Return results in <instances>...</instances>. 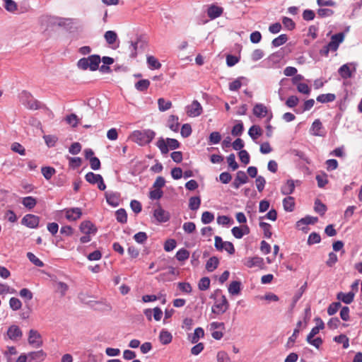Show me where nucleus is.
Listing matches in <instances>:
<instances>
[{
  "label": "nucleus",
  "mask_w": 362,
  "mask_h": 362,
  "mask_svg": "<svg viewBox=\"0 0 362 362\" xmlns=\"http://www.w3.org/2000/svg\"><path fill=\"white\" fill-rule=\"evenodd\" d=\"M155 136V132L151 129L136 130L131 134L129 139L139 146H145L151 143Z\"/></svg>",
  "instance_id": "1"
},
{
  "label": "nucleus",
  "mask_w": 362,
  "mask_h": 362,
  "mask_svg": "<svg viewBox=\"0 0 362 362\" xmlns=\"http://www.w3.org/2000/svg\"><path fill=\"white\" fill-rule=\"evenodd\" d=\"M214 296L215 302L211 308L212 313L218 315H222L228 310L229 303L226 296L223 295L220 290H216Z\"/></svg>",
  "instance_id": "2"
},
{
  "label": "nucleus",
  "mask_w": 362,
  "mask_h": 362,
  "mask_svg": "<svg viewBox=\"0 0 362 362\" xmlns=\"http://www.w3.org/2000/svg\"><path fill=\"white\" fill-rule=\"evenodd\" d=\"M101 58L98 54H93L88 57H84L78 61L77 66L80 69L96 71L99 68Z\"/></svg>",
  "instance_id": "3"
},
{
  "label": "nucleus",
  "mask_w": 362,
  "mask_h": 362,
  "mask_svg": "<svg viewBox=\"0 0 362 362\" xmlns=\"http://www.w3.org/2000/svg\"><path fill=\"white\" fill-rule=\"evenodd\" d=\"M20 101L30 110H38L42 107L40 102L33 98L30 93L23 90L20 94Z\"/></svg>",
  "instance_id": "4"
},
{
  "label": "nucleus",
  "mask_w": 362,
  "mask_h": 362,
  "mask_svg": "<svg viewBox=\"0 0 362 362\" xmlns=\"http://www.w3.org/2000/svg\"><path fill=\"white\" fill-rule=\"evenodd\" d=\"M180 142L175 139L168 138L165 140L160 137L156 142L157 147L160 149L162 154H166L170 149H177L180 147Z\"/></svg>",
  "instance_id": "5"
},
{
  "label": "nucleus",
  "mask_w": 362,
  "mask_h": 362,
  "mask_svg": "<svg viewBox=\"0 0 362 362\" xmlns=\"http://www.w3.org/2000/svg\"><path fill=\"white\" fill-rule=\"evenodd\" d=\"M28 343L34 348H39L42 345L41 334L35 329H30L28 333Z\"/></svg>",
  "instance_id": "6"
},
{
  "label": "nucleus",
  "mask_w": 362,
  "mask_h": 362,
  "mask_svg": "<svg viewBox=\"0 0 362 362\" xmlns=\"http://www.w3.org/2000/svg\"><path fill=\"white\" fill-rule=\"evenodd\" d=\"M40 218L34 214H26L21 220V223L30 228H35L38 226Z\"/></svg>",
  "instance_id": "7"
},
{
  "label": "nucleus",
  "mask_w": 362,
  "mask_h": 362,
  "mask_svg": "<svg viewBox=\"0 0 362 362\" xmlns=\"http://www.w3.org/2000/svg\"><path fill=\"white\" fill-rule=\"evenodd\" d=\"M202 113V107L197 100H194L187 107V114L189 117H198Z\"/></svg>",
  "instance_id": "8"
},
{
  "label": "nucleus",
  "mask_w": 362,
  "mask_h": 362,
  "mask_svg": "<svg viewBox=\"0 0 362 362\" xmlns=\"http://www.w3.org/2000/svg\"><path fill=\"white\" fill-rule=\"evenodd\" d=\"M6 335L11 340L16 341L22 337L23 332L18 326L12 325L8 327Z\"/></svg>",
  "instance_id": "9"
},
{
  "label": "nucleus",
  "mask_w": 362,
  "mask_h": 362,
  "mask_svg": "<svg viewBox=\"0 0 362 362\" xmlns=\"http://www.w3.org/2000/svg\"><path fill=\"white\" fill-rule=\"evenodd\" d=\"M344 39V34L339 33L332 36L331 41L327 45L331 51L335 52L337 50L339 45L343 42Z\"/></svg>",
  "instance_id": "10"
},
{
  "label": "nucleus",
  "mask_w": 362,
  "mask_h": 362,
  "mask_svg": "<svg viewBox=\"0 0 362 362\" xmlns=\"http://www.w3.org/2000/svg\"><path fill=\"white\" fill-rule=\"evenodd\" d=\"M107 204L116 207L119 204L120 194L118 192H106L105 194Z\"/></svg>",
  "instance_id": "11"
},
{
  "label": "nucleus",
  "mask_w": 362,
  "mask_h": 362,
  "mask_svg": "<svg viewBox=\"0 0 362 362\" xmlns=\"http://www.w3.org/2000/svg\"><path fill=\"white\" fill-rule=\"evenodd\" d=\"M248 182V177L244 171L240 170L236 173L235 178L233 182V187L235 189H238L241 185L245 184Z\"/></svg>",
  "instance_id": "12"
},
{
  "label": "nucleus",
  "mask_w": 362,
  "mask_h": 362,
  "mask_svg": "<svg viewBox=\"0 0 362 362\" xmlns=\"http://www.w3.org/2000/svg\"><path fill=\"white\" fill-rule=\"evenodd\" d=\"M244 264L249 267H261L263 264V259L259 257H246L243 260Z\"/></svg>",
  "instance_id": "13"
},
{
  "label": "nucleus",
  "mask_w": 362,
  "mask_h": 362,
  "mask_svg": "<svg viewBox=\"0 0 362 362\" xmlns=\"http://www.w3.org/2000/svg\"><path fill=\"white\" fill-rule=\"evenodd\" d=\"M80 230L81 233L90 235L95 234L96 233V228L95 226L89 221H83L80 225Z\"/></svg>",
  "instance_id": "14"
},
{
  "label": "nucleus",
  "mask_w": 362,
  "mask_h": 362,
  "mask_svg": "<svg viewBox=\"0 0 362 362\" xmlns=\"http://www.w3.org/2000/svg\"><path fill=\"white\" fill-rule=\"evenodd\" d=\"M223 8L222 7L211 5L207 9V15L212 20L215 19L222 15Z\"/></svg>",
  "instance_id": "15"
},
{
  "label": "nucleus",
  "mask_w": 362,
  "mask_h": 362,
  "mask_svg": "<svg viewBox=\"0 0 362 362\" xmlns=\"http://www.w3.org/2000/svg\"><path fill=\"white\" fill-rule=\"evenodd\" d=\"M153 216L158 222H166L169 220L168 213L160 207L154 210Z\"/></svg>",
  "instance_id": "16"
},
{
  "label": "nucleus",
  "mask_w": 362,
  "mask_h": 362,
  "mask_svg": "<svg viewBox=\"0 0 362 362\" xmlns=\"http://www.w3.org/2000/svg\"><path fill=\"white\" fill-rule=\"evenodd\" d=\"M27 355L28 357V362H41L44 360L46 356L42 350L33 351Z\"/></svg>",
  "instance_id": "17"
},
{
  "label": "nucleus",
  "mask_w": 362,
  "mask_h": 362,
  "mask_svg": "<svg viewBox=\"0 0 362 362\" xmlns=\"http://www.w3.org/2000/svg\"><path fill=\"white\" fill-rule=\"evenodd\" d=\"M82 215L81 209L72 208L66 211V218L69 221H76Z\"/></svg>",
  "instance_id": "18"
},
{
  "label": "nucleus",
  "mask_w": 362,
  "mask_h": 362,
  "mask_svg": "<svg viewBox=\"0 0 362 362\" xmlns=\"http://www.w3.org/2000/svg\"><path fill=\"white\" fill-rule=\"evenodd\" d=\"M204 336V329L202 327H197L194 329V333L189 334L188 339L191 343L196 344Z\"/></svg>",
  "instance_id": "19"
},
{
  "label": "nucleus",
  "mask_w": 362,
  "mask_h": 362,
  "mask_svg": "<svg viewBox=\"0 0 362 362\" xmlns=\"http://www.w3.org/2000/svg\"><path fill=\"white\" fill-rule=\"evenodd\" d=\"M268 110L265 105L259 103L256 104L253 108V114L257 117H264L267 115Z\"/></svg>",
  "instance_id": "20"
},
{
  "label": "nucleus",
  "mask_w": 362,
  "mask_h": 362,
  "mask_svg": "<svg viewBox=\"0 0 362 362\" xmlns=\"http://www.w3.org/2000/svg\"><path fill=\"white\" fill-rule=\"evenodd\" d=\"M295 189V184L293 180H287L286 183L282 185L281 192L284 195H289L293 192Z\"/></svg>",
  "instance_id": "21"
},
{
  "label": "nucleus",
  "mask_w": 362,
  "mask_h": 362,
  "mask_svg": "<svg viewBox=\"0 0 362 362\" xmlns=\"http://www.w3.org/2000/svg\"><path fill=\"white\" fill-rule=\"evenodd\" d=\"M177 116L170 115L168 120V127L173 132H177L179 129L180 123Z\"/></svg>",
  "instance_id": "22"
},
{
  "label": "nucleus",
  "mask_w": 362,
  "mask_h": 362,
  "mask_svg": "<svg viewBox=\"0 0 362 362\" xmlns=\"http://www.w3.org/2000/svg\"><path fill=\"white\" fill-rule=\"evenodd\" d=\"M284 209L286 211L291 212L295 208V200L293 197L288 196L283 199Z\"/></svg>",
  "instance_id": "23"
},
{
  "label": "nucleus",
  "mask_w": 362,
  "mask_h": 362,
  "mask_svg": "<svg viewBox=\"0 0 362 362\" xmlns=\"http://www.w3.org/2000/svg\"><path fill=\"white\" fill-rule=\"evenodd\" d=\"M159 339L162 344L167 345L172 341V334L165 329H162L159 334Z\"/></svg>",
  "instance_id": "24"
},
{
  "label": "nucleus",
  "mask_w": 362,
  "mask_h": 362,
  "mask_svg": "<svg viewBox=\"0 0 362 362\" xmlns=\"http://www.w3.org/2000/svg\"><path fill=\"white\" fill-rule=\"evenodd\" d=\"M322 129V124L320 119H315L312 124L310 131L311 134L314 136H323V134L320 132V130Z\"/></svg>",
  "instance_id": "25"
},
{
  "label": "nucleus",
  "mask_w": 362,
  "mask_h": 362,
  "mask_svg": "<svg viewBox=\"0 0 362 362\" xmlns=\"http://www.w3.org/2000/svg\"><path fill=\"white\" fill-rule=\"evenodd\" d=\"M228 290L229 293L233 296L238 295L241 291V283L238 281H232L229 284Z\"/></svg>",
  "instance_id": "26"
},
{
  "label": "nucleus",
  "mask_w": 362,
  "mask_h": 362,
  "mask_svg": "<svg viewBox=\"0 0 362 362\" xmlns=\"http://www.w3.org/2000/svg\"><path fill=\"white\" fill-rule=\"evenodd\" d=\"M337 298L346 304H350L354 298V293L353 292L343 293L340 292L337 294Z\"/></svg>",
  "instance_id": "27"
},
{
  "label": "nucleus",
  "mask_w": 362,
  "mask_h": 362,
  "mask_svg": "<svg viewBox=\"0 0 362 362\" xmlns=\"http://www.w3.org/2000/svg\"><path fill=\"white\" fill-rule=\"evenodd\" d=\"M233 235L236 238H241L244 234H247L249 233V228L247 226L244 227H233L231 230Z\"/></svg>",
  "instance_id": "28"
},
{
  "label": "nucleus",
  "mask_w": 362,
  "mask_h": 362,
  "mask_svg": "<svg viewBox=\"0 0 362 362\" xmlns=\"http://www.w3.org/2000/svg\"><path fill=\"white\" fill-rule=\"evenodd\" d=\"M335 99L336 95L334 93L320 94L316 98L317 101L321 103H331Z\"/></svg>",
  "instance_id": "29"
},
{
  "label": "nucleus",
  "mask_w": 362,
  "mask_h": 362,
  "mask_svg": "<svg viewBox=\"0 0 362 362\" xmlns=\"http://www.w3.org/2000/svg\"><path fill=\"white\" fill-rule=\"evenodd\" d=\"M248 134L253 140H256L258 136L262 134V129L258 125H252L249 129Z\"/></svg>",
  "instance_id": "30"
},
{
  "label": "nucleus",
  "mask_w": 362,
  "mask_h": 362,
  "mask_svg": "<svg viewBox=\"0 0 362 362\" xmlns=\"http://www.w3.org/2000/svg\"><path fill=\"white\" fill-rule=\"evenodd\" d=\"M218 264V259L216 257H212L207 260L206 264V269L210 272H213L217 268Z\"/></svg>",
  "instance_id": "31"
},
{
  "label": "nucleus",
  "mask_w": 362,
  "mask_h": 362,
  "mask_svg": "<svg viewBox=\"0 0 362 362\" xmlns=\"http://www.w3.org/2000/svg\"><path fill=\"white\" fill-rule=\"evenodd\" d=\"M22 204L28 209H33L37 204V200L33 197H26L23 198Z\"/></svg>",
  "instance_id": "32"
},
{
  "label": "nucleus",
  "mask_w": 362,
  "mask_h": 362,
  "mask_svg": "<svg viewBox=\"0 0 362 362\" xmlns=\"http://www.w3.org/2000/svg\"><path fill=\"white\" fill-rule=\"evenodd\" d=\"M104 37L107 44L112 45L117 40V35L115 31L108 30V31L105 32V33L104 35Z\"/></svg>",
  "instance_id": "33"
},
{
  "label": "nucleus",
  "mask_w": 362,
  "mask_h": 362,
  "mask_svg": "<svg viewBox=\"0 0 362 362\" xmlns=\"http://www.w3.org/2000/svg\"><path fill=\"white\" fill-rule=\"evenodd\" d=\"M158 109L161 112L166 111L172 107V103L160 98L158 100Z\"/></svg>",
  "instance_id": "34"
},
{
  "label": "nucleus",
  "mask_w": 362,
  "mask_h": 362,
  "mask_svg": "<svg viewBox=\"0 0 362 362\" xmlns=\"http://www.w3.org/2000/svg\"><path fill=\"white\" fill-rule=\"evenodd\" d=\"M150 86V81L147 79H142L135 83V88L139 91H146Z\"/></svg>",
  "instance_id": "35"
},
{
  "label": "nucleus",
  "mask_w": 362,
  "mask_h": 362,
  "mask_svg": "<svg viewBox=\"0 0 362 362\" xmlns=\"http://www.w3.org/2000/svg\"><path fill=\"white\" fill-rule=\"evenodd\" d=\"M201 204L199 197H192L189 200V208L192 211L197 210Z\"/></svg>",
  "instance_id": "36"
},
{
  "label": "nucleus",
  "mask_w": 362,
  "mask_h": 362,
  "mask_svg": "<svg viewBox=\"0 0 362 362\" xmlns=\"http://www.w3.org/2000/svg\"><path fill=\"white\" fill-rule=\"evenodd\" d=\"M288 40V36L286 34H281L279 37L274 38L272 45L273 47H277L285 44Z\"/></svg>",
  "instance_id": "37"
},
{
  "label": "nucleus",
  "mask_w": 362,
  "mask_h": 362,
  "mask_svg": "<svg viewBox=\"0 0 362 362\" xmlns=\"http://www.w3.org/2000/svg\"><path fill=\"white\" fill-rule=\"evenodd\" d=\"M101 178V175L99 174H95L93 172H89L85 175L86 180L90 184L95 185L97 184L99 181L98 180Z\"/></svg>",
  "instance_id": "38"
},
{
  "label": "nucleus",
  "mask_w": 362,
  "mask_h": 362,
  "mask_svg": "<svg viewBox=\"0 0 362 362\" xmlns=\"http://www.w3.org/2000/svg\"><path fill=\"white\" fill-rule=\"evenodd\" d=\"M56 291L59 293L61 296H64L68 291L69 286L66 284L62 281H56L54 284Z\"/></svg>",
  "instance_id": "39"
},
{
  "label": "nucleus",
  "mask_w": 362,
  "mask_h": 362,
  "mask_svg": "<svg viewBox=\"0 0 362 362\" xmlns=\"http://www.w3.org/2000/svg\"><path fill=\"white\" fill-rule=\"evenodd\" d=\"M116 219L121 223H124L127 221V214L124 209H119L115 212Z\"/></svg>",
  "instance_id": "40"
},
{
  "label": "nucleus",
  "mask_w": 362,
  "mask_h": 362,
  "mask_svg": "<svg viewBox=\"0 0 362 362\" xmlns=\"http://www.w3.org/2000/svg\"><path fill=\"white\" fill-rule=\"evenodd\" d=\"M147 63L151 69H158L161 66V64L153 56H148L147 57Z\"/></svg>",
  "instance_id": "41"
},
{
  "label": "nucleus",
  "mask_w": 362,
  "mask_h": 362,
  "mask_svg": "<svg viewBox=\"0 0 362 362\" xmlns=\"http://www.w3.org/2000/svg\"><path fill=\"white\" fill-rule=\"evenodd\" d=\"M315 211L318 213L320 216H323L326 211H327V206L325 204L322 203L320 200L316 199L315 202Z\"/></svg>",
  "instance_id": "42"
},
{
  "label": "nucleus",
  "mask_w": 362,
  "mask_h": 362,
  "mask_svg": "<svg viewBox=\"0 0 362 362\" xmlns=\"http://www.w3.org/2000/svg\"><path fill=\"white\" fill-rule=\"evenodd\" d=\"M339 74L343 78L345 79L351 77V72L349 66L347 64H344L339 69Z\"/></svg>",
  "instance_id": "43"
},
{
  "label": "nucleus",
  "mask_w": 362,
  "mask_h": 362,
  "mask_svg": "<svg viewBox=\"0 0 362 362\" xmlns=\"http://www.w3.org/2000/svg\"><path fill=\"white\" fill-rule=\"evenodd\" d=\"M41 172L43 176L46 180H49L53 176V175L56 173V170L52 167H42L41 168Z\"/></svg>",
  "instance_id": "44"
},
{
  "label": "nucleus",
  "mask_w": 362,
  "mask_h": 362,
  "mask_svg": "<svg viewBox=\"0 0 362 362\" xmlns=\"http://www.w3.org/2000/svg\"><path fill=\"white\" fill-rule=\"evenodd\" d=\"M259 227L264 231V235L266 238H269L272 236V231H271L272 226L269 223H267L263 222V221H260Z\"/></svg>",
  "instance_id": "45"
},
{
  "label": "nucleus",
  "mask_w": 362,
  "mask_h": 362,
  "mask_svg": "<svg viewBox=\"0 0 362 362\" xmlns=\"http://www.w3.org/2000/svg\"><path fill=\"white\" fill-rule=\"evenodd\" d=\"M69 164L71 168L76 169L81 165L82 159L80 157H68Z\"/></svg>",
  "instance_id": "46"
},
{
  "label": "nucleus",
  "mask_w": 362,
  "mask_h": 362,
  "mask_svg": "<svg viewBox=\"0 0 362 362\" xmlns=\"http://www.w3.org/2000/svg\"><path fill=\"white\" fill-rule=\"evenodd\" d=\"M334 340L336 342H337V343L343 344V348L344 349H347L349 347V339L344 334H340L339 336H336L334 338Z\"/></svg>",
  "instance_id": "47"
},
{
  "label": "nucleus",
  "mask_w": 362,
  "mask_h": 362,
  "mask_svg": "<svg viewBox=\"0 0 362 362\" xmlns=\"http://www.w3.org/2000/svg\"><path fill=\"white\" fill-rule=\"evenodd\" d=\"M209 286L210 279L209 277H202L198 283V288L201 291H206L209 288Z\"/></svg>",
  "instance_id": "48"
},
{
  "label": "nucleus",
  "mask_w": 362,
  "mask_h": 362,
  "mask_svg": "<svg viewBox=\"0 0 362 362\" xmlns=\"http://www.w3.org/2000/svg\"><path fill=\"white\" fill-rule=\"evenodd\" d=\"M227 163L232 170L234 171L238 168V164L235 161V156L234 153H231L227 157Z\"/></svg>",
  "instance_id": "49"
},
{
  "label": "nucleus",
  "mask_w": 362,
  "mask_h": 362,
  "mask_svg": "<svg viewBox=\"0 0 362 362\" xmlns=\"http://www.w3.org/2000/svg\"><path fill=\"white\" fill-rule=\"evenodd\" d=\"M45 144L48 147H53L55 146L58 138L54 135H45L43 136Z\"/></svg>",
  "instance_id": "50"
},
{
  "label": "nucleus",
  "mask_w": 362,
  "mask_h": 362,
  "mask_svg": "<svg viewBox=\"0 0 362 362\" xmlns=\"http://www.w3.org/2000/svg\"><path fill=\"white\" fill-rule=\"evenodd\" d=\"M9 306L13 310H18L22 306V303L18 298L12 297L9 300Z\"/></svg>",
  "instance_id": "51"
},
{
  "label": "nucleus",
  "mask_w": 362,
  "mask_h": 362,
  "mask_svg": "<svg viewBox=\"0 0 362 362\" xmlns=\"http://www.w3.org/2000/svg\"><path fill=\"white\" fill-rule=\"evenodd\" d=\"M298 334H299V329L298 328L295 329L293 330V334L288 338V341L286 344V346L287 349H290L293 346V344L298 336Z\"/></svg>",
  "instance_id": "52"
},
{
  "label": "nucleus",
  "mask_w": 362,
  "mask_h": 362,
  "mask_svg": "<svg viewBox=\"0 0 362 362\" xmlns=\"http://www.w3.org/2000/svg\"><path fill=\"white\" fill-rule=\"evenodd\" d=\"M4 1H5L4 7L7 11L13 13L17 10L18 6H17L16 3L14 1L4 0Z\"/></svg>",
  "instance_id": "53"
},
{
  "label": "nucleus",
  "mask_w": 362,
  "mask_h": 362,
  "mask_svg": "<svg viewBox=\"0 0 362 362\" xmlns=\"http://www.w3.org/2000/svg\"><path fill=\"white\" fill-rule=\"evenodd\" d=\"M299 103V98L296 95H291L286 100L285 104L290 108L295 107Z\"/></svg>",
  "instance_id": "54"
},
{
  "label": "nucleus",
  "mask_w": 362,
  "mask_h": 362,
  "mask_svg": "<svg viewBox=\"0 0 362 362\" xmlns=\"http://www.w3.org/2000/svg\"><path fill=\"white\" fill-rule=\"evenodd\" d=\"M214 219V215L211 212L204 211L202 215V222L204 224H208L212 222Z\"/></svg>",
  "instance_id": "55"
},
{
  "label": "nucleus",
  "mask_w": 362,
  "mask_h": 362,
  "mask_svg": "<svg viewBox=\"0 0 362 362\" xmlns=\"http://www.w3.org/2000/svg\"><path fill=\"white\" fill-rule=\"evenodd\" d=\"M209 143L211 144H218L221 140V136L218 132H213L209 135Z\"/></svg>",
  "instance_id": "56"
},
{
  "label": "nucleus",
  "mask_w": 362,
  "mask_h": 362,
  "mask_svg": "<svg viewBox=\"0 0 362 362\" xmlns=\"http://www.w3.org/2000/svg\"><path fill=\"white\" fill-rule=\"evenodd\" d=\"M256 187L259 192H262L264 188L266 180L264 177L259 175L255 180Z\"/></svg>",
  "instance_id": "57"
},
{
  "label": "nucleus",
  "mask_w": 362,
  "mask_h": 362,
  "mask_svg": "<svg viewBox=\"0 0 362 362\" xmlns=\"http://www.w3.org/2000/svg\"><path fill=\"white\" fill-rule=\"evenodd\" d=\"M27 257L35 266L41 267L44 265L43 262L32 252H28Z\"/></svg>",
  "instance_id": "58"
},
{
  "label": "nucleus",
  "mask_w": 362,
  "mask_h": 362,
  "mask_svg": "<svg viewBox=\"0 0 362 362\" xmlns=\"http://www.w3.org/2000/svg\"><path fill=\"white\" fill-rule=\"evenodd\" d=\"M139 42V40H137L136 42H131V44L129 47L130 57L135 58L137 56V47Z\"/></svg>",
  "instance_id": "59"
},
{
  "label": "nucleus",
  "mask_w": 362,
  "mask_h": 362,
  "mask_svg": "<svg viewBox=\"0 0 362 362\" xmlns=\"http://www.w3.org/2000/svg\"><path fill=\"white\" fill-rule=\"evenodd\" d=\"M66 121L73 127H76L78 124V119L76 115L70 114L66 116Z\"/></svg>",
  "instance_id": "60"
},
{
  "label": "nucleus",
  "mask_w": 362,
  "mask_h": 362,
  "mask_svg": "<svg viewBox=\"0 0 362 362\" xmlns=\"http://www.w3.org/2000/svg\"><path fill=\"white\" fill-rule=\"evenodd\" d=\"M180 134L182 137L187 138L192 134V127L189 124H184L181 128Z\"/></svg>",
  "instance_id": "61"
},
{
  "label": "nucleus",
  "mask_w": 362,
  "mask_h": 362,
  "mask_svg": "<svg viewBox=\"0 0 362 362\" xmlns=\"http://www.w3.org/2000/svg\"><path fill=\"white\" fill-rule=\"evenodd\" d=\"M320 235L318 233L313 232L310 234L307 243L309 245H311L313 244L320 243Z\"/></svg>",
  "instance_id": "62"
},
{
  "label": "nucleus",
  "mask_w": 362,
  "mask_h": 362,
  "mask_svg": "<svg viewBox=\"0 0 362 362\" xmlns=\"http://www.w3.org/2000/svg\"><path fill=\"white\" fill-rule=\"evenodd\" d=\"M296 87H297L298 91L300 93L305 94V95H309L310 93L311 89L306 83H298L296 86Z\"/></svg>",
  "instance_id": "63"
},
{
  "label": "nucleus",
  "mask_w": 362,
  "mask_h": 362,
  "mask_svg": "<svg viewBox=\"0 0 362 362\" xmlns=\"http://www.w3.org/2000/svg\"><path fill=\"white\" fill-rule=\"evenodd\" d=\"M341 307V303L339 302H335L331 303L327 308V313L329 315H334Z\"/></svg>",
  "instance_id": "64"
}]
</instances>
